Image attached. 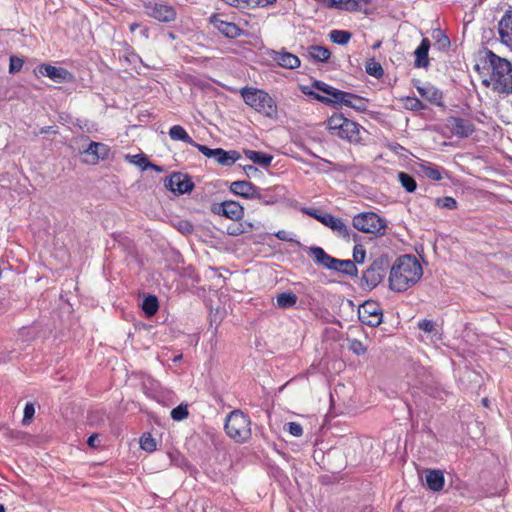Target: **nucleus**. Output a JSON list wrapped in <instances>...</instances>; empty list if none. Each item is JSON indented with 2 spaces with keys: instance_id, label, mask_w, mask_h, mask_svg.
I'll return each mask as SVG.
<instances>
[{
  "instance_id": "obj_1",
  "label": "nucleus",
  "mask_w": 512,
  "mask_h": 512,
  "mask_svg": "<svg viewBox=\"0 0 512 512\" xmlns=\"http://www.w3.org/2000/svg\"><path fill=\"white\" fill-rule=\"evenodd\" d=\"M484 67L489 77L483 80V84L497 93H512V64L505 58L487 50L484 56Z\"/></svg>"
},
{
  "instance_id": "obj_2",
  "label": "nucleus",
  "mask_w": 512,
  "mask_h": 512,
  "mask_svg": "<svg viewBox=\"0 0 512 512\" xmlns=\"http://www.w3.org/2000/svg\"><path fill=\"white\" fill-rule=\"evenodd\" d=\"M422 274V267L415 256H401L390 268L389 286L397 292L406 291L420 280Z\"/></svg>"
},
{
  "instance_id": "obj_3",
  "label": "nucleus",
  "mask_w": 512,
  "mask_h": 512,
  "mask_svg": "<svg viewBox=\"0 0 512 512\" xmlns=\"http://www.w3.org/2000/svg\"><path fill=\"white\" fill-rule=\"evenodd\" d=\"M326 125L332 135L354 144L362 142L361 133L365 130L358 123L345 118L342 114H333L327 120Z\"/></svg>"
},
{
  "instance_id": "obj_4",
  "label": "nucleus",
  "mask_w": 512,
  "mask_h": 512,
  "mask_svg": "<svg viewBox=\"0 0 512 512\" xmlns=\"http://www.w3.org/2000/svg\"><path fill=\"white\" fill-rule=\"evenodd\" d=\"M251 421L247 415L239 410L232 411L225 422L227 435L236 442H245L251 436Z\"/></svg>"
},
{
  "instance_id": "obj_5",
  "label": "nucleus",
  "mask_w": 512,
  "mask_h": 512,
  "mask_svg": "<svg viewBox=\"0 0 512 512\" xmlns=\"http://www.w3.org/2000/svg\"><path fill=\"white\" fill-rule=\"evenodd\" d=\"M241 95L244 102L255 109L257 112L262 113L267 117H273L276 114V105L268 93L263 90L254 88H243Z\"/></svg>"
},
{
  "instance_id": "obj_6",
  "label": "nucleus",
  "mask_w": 512,
  "mask_h": 512,
  "mask_svg": "<svg viewBox=\"0 0 512 512\" xmlns=\"http://www.w3.org/2000/svg\"><path fill=\"white\" fill-rule=\"evenodd\" d=\"M352 225L360 232L383 235L386 229L385 220L374 212H362L353 217Z\"/></svg>"
},
{
  "instance_id": "obj_7",
  "label": "nucleus",
  "mask_w": 512,
  "mask_h": 512,
  "mask_svg": "<svg viewBox=\"0 0 512 512\" xmlns=\"http://www.w3.org/2000/svg\"><path fill=\"white\" fill-rule=\"evenodd\" d=\"M390 267L387 256L376 258L371 265L363 272L362 281L369 289L375 288L386 276Z\"/></svg>"
},
{
  "instance_id": "obj_8",
  "label": "nucleus",
  "mask_w": 512,
  "mask_h": 512,
  "mask_svg": "<svg viewBox=\"0 0 512 512\" xmlns=\"http://www.w3.org/2000/svg\"><path fill=\"white\" fill-rule=\"evenodd\" d=\"M229 189L233 194L237 196L243 197L245 199H258L265 205H272L277 203L276 198L266 199V196L262 194V189L249 181H234L230 184Z\"/></svg>"
},
{
  "instance_id": "obj_9",
  "label": "nucleus",
  "mask_w": 512,
  "mask_h": 512,
  "mask_svg": "<svg viewBox=\"0 0 512 512\" xmlns=\"http://www.w3.org/2000/svg\"><path fill=\"white\" fill-rule=\"evenodd\" d=\"M358 318L365 325L377 327L383 321V310L378 302L367 300L359 307Z\"/></svg>"
},
{
  "instance_id": "obj_10",
  "label": "nucleus",
  "mask_w": 512,
  "mask_h": 512,
  "mask_svg": "<svg viewBox=\"0 0 512 512\" xmlns=\"http://www.w3.org/2000/svg\"><path fill=\"white\" fill-rule=\"evenodd\" d=\"M33 72L36 77L45 76L58 84L71 82L74 79L73 74L67 69L56 67L49 63H42L38 65Z\"/></svg>"
},
{
  "instance_id": "obj_11",
  "label": "nucleus",
  "mask_w": 512,
  "mask_h": 512,
  "mask_svg": "<svg viewBox=\"0 0 512 512\" xmlns=\"http://www.w3.org/2000/svg\"><path fill=\"white\" fill-rule=\"evenodd\" d=\"M145 13L160 22H172L177 13L174 7L162 2H148L144 5Z\"/></svg>"
},
{
  "instance_id": "obj_12",
  "label": "nucleus",
  "mask_w": 512,
  "mask_h": 512,
  "mask_svg": "<svg viewBox=\"0 0 512 512\" xmlns=\"http://www.w3.org/2000/svg\"><path fill=\"white\" fill-rule=\"evenodd\" d=\"M212 212L224 216L233 221H239L244 217V208L240 203L232 200L215 203L211 208Z\"/></svg>"
},
{
  "instance_id": "obj_13",
  "label": "nucleus",
  "mask_w": 512,
  "mask_h": 512,
  "mask_svg": "<svg viewBox=\"0 0 512 512\" xmlns=\"http://www.w3.org/2000/svg\"><path fill=\"white\" fill-rule=\"evenodd\" d=\"M109 154L110 148L108 145L92 141L82 153V162L88 165H96L100 160L107 159Z\"/></svg>"
},
{
  "instance_id": "obj_14",
  "label": "nucleus",
  "mask_w": 512,
  "mask_h": 512,
  "mask_svg": "<svg viewBox=\"0 0 512 512\" xmlns=\"http://www.w3.org/2000/svg\"><path fill=\"white\" fill-rule=\"evenodd\" d=\"M321 223L326 227L330 228L334 233H336L339 237L344 240L356 241L357 234L354 233L344 222L342 219L333 216L330 213H327L326 216L322 219Z\"/></svg>"
},
{
  "instance_id": "obj_15",
  "label": "nucleus",
  "mask_w": 512,
  "mask_h": 512,
  "mask_svg": "<svg viewBox=\"0 0 512 512\" xmlns=\"http://www.w3.org/2000/svg\"><path fill=\"white\" fill-rule=\"evenodd\" d=\"M499 41L512 50V8L507 9L497 25Z\"/></svg>"
},
{
  "instance_id": "obj_16",
  "label": "nucleus",
  "mask_w": 512,
  "mask_h": 512,
  "mask_svg": "<svg viewBox=\"0 0 512 512\" xmlns=\"http://www.w3.org/2000/svg\"><path fill=\"white\" fill-rule=\"evenodd\" d=\"M165 187L173 193L181 195L190 192L193 189L194 184L187 175L173 173L165 180Z\"/></svg>"
},
{
  "instance_id": "obj_17",
  "label": "nucleus",
  "mask_w": 512,
  "mask_h": 512,
  "mask_svg": "<svg viewBox=\"0 0 512 512\" xmlns=\"http://www.w3.org/2000/svg\"><path fill=\"white\" fill-rule=\"evenodd\" d=\"M209 21L222 35L227 38L233 39L239 37L243 32L235 23L224 20L219 14H213Z\"/></svg>"
},
{
  "instance_id": "obj_18",
  "label": "nucleus",
  "mask_w": 512,
  "mask_h": 512,
  "mask_svg": "<svg viewBox=\"0 0 512 512\" xmlns=\"http://www.w3.org/2000/svg\"><path fill=\"white\" fill-rule=\"evenodd\" d=\"M415 87L419 94L423 98H425L429 103L439 107L444 106L443 93L434 85L430 83L421 84L420 81H417Z\"/></svg>"
},
{
  "instance_id": "obj_19",
  "label": "nucleus",
  "mask_w": 512,
  "mask_h": 512,
  "mask_svg": "<svg viewBox=\"0 0 512 512\" xmlns=\"http://www.w3.org/2000/svg\"><path fill=\"white\" fill-rule=\"evenodd\" d=\"M449 123L452 133L460 138L470 136L475 130L472 122L464 118L452 117Z\"/></svg>"
},
{
  "instance_id": "obj_20",
  "label": "nucleus",
  "mask_w": 512,
  "mask_h": 512,
  "mask_svg": "<svg viewBox=\"0 0 512 512\" xmlns=\"http://www.w3.org/2000/svg\"><path fill=\"white\" fill-rule=\"evenodd\" d=\"M271 58L279 66L286 69H295L300 66V59L298 58V56L284 50L273 51L271 54Z\"/></svg>"
},
{
  "instance_id": "obj_21",
  "label": "nucleus",
  "mask_w": 512,
  "mask_h": 512,
  "mask_svg": "<svg viewBox=\"0 0 512 512\" xmlns=\"http://www.w3.org/2000/svg\"><path fill=\"white\" fill-rule=\"evenodd\" d=\"M431 43L428 38H423L419 44V46L414 51L415 61L414 66L416 68H427L429 66V57L428 52L430 49Z\"/></svg>"
},
{
  "instance_id": "obj_22",
  "label": "nucleus",
  "mask_w": 512,
  "mask_h": 512,
  "mask_svg": "<svg viewBox=\"0 0 512 512\" xmlns=\"http://www.w3.org/2000/svg\"><path fill=\"white\" fill-rule=\"evenodd\" d=\"M310 253L314 257V261L322 265L323 267L332 270L335 268L334 265L336 263V258L330 256L325 252V250L321 247H311Z\"/></svg>"
},
{
  "instance_id": "obj_23",
  "label": "nucleus",
  "mask_w": 512,
  "mask_h": 512,
  "mask_svg": "<svg viewBox=\"0 0 512 512\" xmlns=\"http://www.w3.org/2000/svg\"><path fill=\"white\" fill-rule=\"evenodd\" d=\"M425 481L432 491H440L444 486V475L440 470H425Z\"/></svg>"
},
{
  "instance_id": "obj_24",
  "label": "nucleus",
  "mask_w": 512,
  "mask_h": 512,
  "mask_svg": "<svg viewBox=\"0 0 512 512\" xmlns=\"http://www.w3.org/2000/svg\"><path fill=\"white\" fill-rule=\"evenodd\" d=\"M443 171V168L430 162H422L418 165V172L424 177L434 181H440L443 178Z\"/></svg>"
},
{
  "instance_id": "obj_25",
  "label": "nucleus",
  "mask_w": 512,
  "mask_h": 512,
  "mask_svg": "<svg viewBox=\"0 0 512 512\" xmlns=\"http://www.w3.org/2000/svg\"><path fill=\"white\" fill-rule=\"evenodd\" d=\"M240 158V154L235 151H226L222 148H218V151L213 159L220 165L231 166Z\"/></svg>"
},
{
  "instance_id": "obj_26",
  "label": "nucleus",
  "mask_w": 512,
  "mask_h": 512,
  "mask_svg": "<svg viewBox=\"0 0 512 512\" xmlns=\"http://www.w3.org/2000/svg\"><path fill=\"white\" fill-rule=\"evenodd\" d=\"M342 96H345L344 91L333 87L331 91L327 94V96L315 95V99L326 105L336 107L337 105H340Z\"/></svg>"
},
{
  "instance_id": "obj_27",
  "label": "nucleus",
  "mask_w": 512,
  "mask_h": 512,
  "mask_svg": "<svg viewBox=\"0 0 512 512\" xmlns=\"http://www.w3.org/2000/svg\"><path fill=\"white\" fill-rule=\"evenodd\" d=\"M169 136L174 141H182L191 146L194 145V140L181 125L172 126L169 130Z\"/></svg>"
},
{
  "instance_id": "obj_28",
  "label": "nucleus",
  "mask_w": 512,
  "mask_h": 512,
  "mask_svg": "<svg viewBox=\"0 0 512 512\" xmlns=\"http://www.w3.org/2000/svg\"><path fill=\"white\" fill-rule=\"evenodd\" d=\"M334 267L335 268H332V270L341 272L348 276H357L358 273L357 267L352 260L336 259Z\"/></svg>"
},
{
  "instance_id": "obj_29",
  "label": "nucleus",
  "mask_w": 512,
  "mask_h": 512,
  "mask_svg": "<svg viewBox=\"0 0 512 512\" xmlns=\"http://www.w3.org/2000/svg\"><path fill=\"white\" fill-rule=\"evenodd\" d=\"M307 52L308 55L317 62H326L331 56L327 48L318 45L308 47Z\"/></svg>"
},
{
  "instance_id": "obj_30",
  "label": "nucleus",
  "mask_w": 512,
  "mask_h": 512,
  "mask_svg": "<svg viewBox=\"0 0 512 512\" xmlns=\"http://www.w3.org/2000/svg\"><path fill=\"white\" fill-rule=\"evenodd\" d=\"M247 157L256 164L267 167L271 164L273 157L269 154L249 150L246 152Z\"/></svg>"
},
{
  "instance_id": "obj_31",
  "label": "nucleus",
  "mask_w": 512,
  "mask_h": 512,
  "mask_svg": "<svg viewBox=\"0 0 512 512\" xmlns=\"http://www.w3.org/2000/svg\"><path fill=\"white\" fill-rule=\"evenodd\" d=\"M159 308V302L156 296L148 295L142 303V310L147 317H151L156 314Z\"/></svg>"
},
{
  "instance_id": "obj_32",
  "label": "nucleus",
  "mask_w": 512,
  "mask_h": 512,
  "mask_svg": "<svg viewBox=\"0 0 512 512\" xmlns=\"http://www.w3.org/2000/svg\"><path fill=\"white\" fill-rule=\"evenodd\" d=\"M298 297L292 292H283L277 296V306L287 309L293 307L297 303Z\"/></svg>"
},
{
  "instance_id": "obj_33",
  "label": "nucleus",
  "mask_w": 512,
  "mask_h": 512,
  "mask_svg": "<svg viewBox=\"0 0 512 512\" xmlns=\"http://www.w3.org/2000/svg\"><path fill=\"white\" fill-rule=\"evenodd\" d=\"M329 37L333 43L345 45L351 39V33L345 30H332Z\"/></svg>"
},
{
  "instance_id": "obj_34",
  "label": "nucleus",
  "mask_w": 512,
  "mask_h": 512,
  "mask_svg": "<svg viewBox=\"0 0 512 512\" xmlns=\"http://www.w3.org/2000/svg\"><path fill=\"white\" fill-rule=\"evenodd\" d=\"M398 180L401 183L402 187L409 193L414 192L417 188L415 179L405 172H400L398 174Z\"/></svg>"
},
{
  "instance_id": "obj_35",
  "label": "nucleus",
  "mask_w": 512,
  "mask_h": 512,
  "mask_svg": "<svg viewBox=\"0 0 512 512\" xmlns=\"http://www.w3.org/2000/svg\"><path fill=\"white\" fill-rule=\"evenodd\" d=\"M366 72L375 77V78H381L384 74V70L379 62H376L375 60L371 59L369 60L365 65Z\"/></svg>"
},
{
  "instance_id": "obj_36",
  "label": "nucleus",
  "mask_w": 512,
  "mask_h": 512,
  "mask_svg": "<svg viewBox=\"0 0 512 512\" xmlns=\"http://www.w3.org/2000/svg\"><path fill=\"white\" fill-rule=\"evenodd\" d=\"M403 103L406 109L412 111H419L427 108V106L416 97H405L403 99Z\"/></svg>"
},
{
  "instance_id": "obj_37",
  "label": "nucleus",
  "mask_w": 512,
  "mask_h": 512,
  "mask_svg": "<svg viewBox=\"0 0 512 512\" xmlns=\"http://www.w3.org/2000/svg\"><path fill=\"white\" fill-rule=\"evenodd\" d=\"M140 447L147 452H153L157 448V443L151 434L144 433L140 438Z\"/></svg>"
},
{
  "instance_id": "obj_38",
  "label": "nucleus",
  "mask_w": 512,
  "mask_h": 512,
  "mask_svg": "<svg viewBox=\"0 0 512 512\" xmlns=\"http://www.w3.org/2000/svg\"><path fill=\"white\" fill-rule=\"evenodd\" d=\"M170 415L171 418L175 421L184 420L188 416V406L180 404L179 406L172 409Z\"/></svg>"
},
{
  "instance_id": "obj_39",
  "label": "nucleus",
  "mask_w": 512,
  "mask_h": 512,
  "mask_svg": "<svg viewBox=\"0 0 512 512\" xmlns=\"http://www.w3.org/2000/svg\"><path fill=\"white\" fill-rule=\"evenodd\" d=\"M433 37L436 39V45L439 49H447L450 46V40L449 38L441 31L436 30L434 31Z\"/></svg>"
},
{
  "instance_id": "obj_40",
  "label": "nucleus",
  "mask_w": 512,
  "mask_h": 512,
  "mask_svg": "<svg viewBox=\"0 0 512 512\" xmlns=\"http://www.w3.org/2000/svg\"><path fill=\"white\" fill-rule=\"evenodd\" d=\"M436 205L441 208L453 210L457 208V201L453 197L446 196L442 198H437Z\"/></svg>"
},
{
  "instance_id": "obj_41",
  "label": "nucleus",
  "mask_w": 512,
  "mask_h": 512,
  "mask_svg": "<svg viewBox=\"0 0 512 512\" xmlns=\"http://www.w3.org/2000/svg\"><path fill=\"white\" fill-rule=\"evenodd\" d=\"M349 349L356 355H363L367 350L364 344L358 339H353L350 341Z\"/></svg>"
},
{
  "instance_id": "obj_42",
  "label": "nucleus",
  "mask_w": 512,
  "mask_h": 512,
  "mask_svg": "<svg viewBox=\"0 0 512 512\" xmlns=\"http://www.w3.org/2000/svg\"><path fill=\"white\" fill-rule=\"evenodd\" d=\"M366 256V252L362 245H355L353 249V262L354 264L358 263L361 264L364 262Z\"/></svg>"
},
{
  "instance_id": "obj_43",
  "label": "nucleus",
  "mask_w": 512,
  "mask_h": 512,
  "mask_svg": "<svg viewBox=\"0 0 512 512\" xmlns=\"http://www.w3.org/2000/svg\"><path fill=\"white\" fill-rule=\"evenodd\" d=\"M24 61L16 56L10 57V64H9V72L10 73H17L19 72L23 67Z\"/></svg>"
},
{
  "instance_id": "obj_44",
  "label": "nucleus",
  "mask_w": 512,
  "mask_h": 512,
  "mask_svg": "<svg viewBox=\"0 0 512 512\" xmlns=\"http://www.w3.org/2000/svg\"><path fill=\"white\" fill-rule=\"evenodd\" d=\"M130 162L138 166L141 170H146V164L148 162V159L143 154H136L133 156H130Z\"/></svg>"
},
{
  "instance_id": "obj_45",
  "label": "nucleus",
  "mask_w": 512,
  "mask_h": 512,
  "mask_svg": "<svg viewBox=\"0 0 512 512\" xmlns=\"http://www.w3.org/2000/svg\"><path fill=\"white\" fill-rule=\"evenodd\" d=\"M287 427V431L295 437H300L303 434L302 426L297 422H289L285 425Z\"/></svg>"
},
{
  "instance_id": "obj_46",
  "label": "nucleus",
  "mask_w": 512,
  "mask_h": 512,
  "mask_svg": "<svg viewBox=\"0 0 512 512\" xmlns=\"http://www.w3.org/2000/svg\"><path fill=\"white\" fill-rule=\"evenodd\" d=\"M35 414V407L32 403L28 402L26 403L24 407V416H23V424L27 425L30 423L31 419L33 418Z\"/></svg>"
},
{
  "instance_id": "obj_47",
  "label": "nucleus",
  "mask_w": 512,
  "mask_h": 512,
  "mask_svg": "<svg viewBox=\"0 0 512 512\" xmlns=\"http://www.w3.org/2000/svg\"><path fill=\"white\" fill-rule=\"evenodd\" d=\"M193 147L197 148L204 156L207 158H213V156L216 155L218 148L211 149L207 147L206 145L198 144L194 141Z\"/></svg>"
},
{
  "instance_id": "obj_48",
  "label": "nucleus",
  "mask_w": 512,
  "mask_h": 512,
  "mask_svg": "<svg viewBox=\"0 0 512 512\" xmlns=\"http://www.w3.org/2000/svg\"><path fill=\"white\" fill-rule=\"evenodd\" d=\"M366 101L364 98L355 95V99L351 102L350 108H353L357 111H365L366 110Z\"/></svg>"
},
{
  "instance_id": "obj_49",
  "label": "nucleus",
  "mask_w": 512,
  "mask_h": 512,
  "mask_svg": "<svg viewBox=\"0 0 512 512\" xmlns=\"http://www.w3.org/2000/svg\"><path fill=\"white\" fill-rule=\"evenodd\" d=\"M312 88H315L323 93H325L326 95L331 91V89L333 88L332 86L326 84L325 82H322V81H319V80H315L313 81L312 83Z\"/></svg>"
},
{
  "instance_id": "obj_50",
  "label": "nucleus",
  "mask_w": 512,
  "mask_h": 512,
  "mask_svg": "<svg viewBox=\"0 0 512 512\" xmlns=\"http://www.w3.org/2000/svg\"><path fill=\"white\" fill-rule=\"evenodd\" d=\"M275 1L276 0H250V2H248V8L265 7L273 4Z\"/></svg>"
},
{
  "instance_id": "obj_51",
  "label": "nucleus",
  "mask_w": 512,
  "mask_h": 512,
  "mask_svg": "<svg viewBox=\"0 0 512 512\" xmlns=\"http://www.w3.org/2000/svg\"><path fill=\"white\" fill-rule=\"evenodd\" d=\"M418 326H419V328H420L422 331H424V332H426V333H431V332L434 330V327H435V325H434V322H433V321H431V320H426V319H424V320L420 321V322H419V324H418Z\"/></svg>"
},
{
  "instance_id": "obj_52",
  "label": "nucleus",
  "mask_w": 512,
  "mask_h": 512,
  "mask_svg": "<svg viewBox=\"0 0 512 512\" xmlns=\"http://www.w3.org/2000/svg\"><path fill=\"white\" fill-rule=\"evenodd\" d=\"M223 1L230 6H234L237 8H248V2H250V0H223Z\"/></svg>"
},
{
  "instance_id": "obj_53",
  "label": "nucleus",
  "mask_w": 512,
  "mask_h": 512,
  "mask_svg": "<svg viewBox=\"0 0 512 512\" xmlns=\"http://www.w3.org/2000/svg\"><path fill=\"white\" fill-rule=\"evenodd\" d=\"M305 212L310 215L311 217L315 218L321 223V218L323 219L327 213L322 212L318 209H307Z\"/></svg>"
},
{
  "instance_id": "obj_54",
  "label": "nucleus",
  "mask_w": 512,
  "mask_h": 512,
  "mask_svg": "<svg viewBox=\"0 0 512 512\" xmlns=\"http://www.w3.org/2000/svg\"><path fill=\"white\" fill-rule=\"evenodd\" d=\"M344 95L345 96L341 97L340 105H345L347 107H350L351 102L353 101V99H355V94L344 91Z\"/></svg>"
},
{
  "instance_id": "obj_55",
  "label": "nucleus",
  "mask_w": 512,
  "mask_h": 512,
  "mask_svg": "<svg viewBox=\"0 0 512 512\" xmlns=\"http://www.w3.org/2000/svg\"><path fill=\"white\" fill-rule=\"evenodd\" d=\"M275 236L279 239V240H282V241H291L292 239L290 238V233L285 231V230H280L278 231Z\"/></svg>"
},
{
  "instance_id": "obj_56",
  "label": "nucleus",
  "mask_w": 512,
  "mask_h": 512,
  "mask_svg": "<svg viewBox=\"0 0 512 512\" xmlns=\"http://www.w3.org/2000/svg\"><path fill=\"white\" fill-rule=\"evenodd\" d=\"M180 230L184 233H191L193 231V226L189 222H182L180 224Z\"/></svg>"
},
{
  "instance_id": "obj_57",
  "label": "nucleus",
  "mask_w": 512,
  "mask_h": 512,
  "mask_svg": "<svg viewBox=\"0 0 512 512\" xmlns=\"http://www.w3.org/2000/svg\"><path fill=\"white\" fill-rule=\"evenodd\" d=\"M97 440H98V435L97 434H92L88 440H87V444L88 446L92 447V448H95L97 447Z\"/></svg>"
},
{
  "instance_id": "obj_58",
  "label": "nucleus",
  "mask_w": 512,
  "mask_h": 512,
  "mask_svg": "<svg viewBox=\"0 0 512 512\" xmlns=\"http://www.w3.org/2000/svg\"><path fill=\"white\" fill-rule=\"evenodd\" d=\"M244 171L248 177H251V175L258 172V169L253 165H247L244 167Z\"/></svg>"
},
{
  "instance_id": "obj_59",
  "label": "nucleus",
  "mask_w": 512,
  "mask_h": 512,
  "mask_svg": "<svg viewBox=\"0 0 512 512\" xmlns=\"http://www.w3.org/2000/svg\"><path fill=\"white\" fill-rule=\"evenodd\" d=\"M301 91L305 95L312 96L314 99H315V95H320L319 93H316V92L312 91L311 87H308V86H302L301 87Z\"/></svg>"
},
{
  "instance_id": "obj_60",
  "label": "nucleus",
  "mask_w": 512,
  "mask_h": 512,
  "mask_svg": "<svg viewBox=\"0 0 512 512\" xmlns=\"http://www.w3.org/2000/svg\"><path fill=\"white\" fill-rule=\"evenodd\" d=\"M149 168H150V169H152V170H154V171H157V172H161V171H162V168H161L160 166H158V165H156V164H153V163H151V162L148 160V162H147V164H146V170H147V169H149Z\"/></svg>"
},
{
  "instance_id": "obj_61",
  "label": "nucleus",
  "mask_w": 512,
  "mask_h": 512,
  "mask_svg": "<svg viewBox=\"0 0 512 512\" xmlns=\"http://www.w3.org/2000/svg\"><path fill=\"white\" fill-rule=\"evenodd\" d=\"M56 133L52 126H45L40 129V134Z\"/></svg>"
},
{
  "instance_id": "obj_62",
  "label": "nucleus",
  "mask_w": 512,
  "mask_h": 512,
  "mask_svg": "<svg viewBox=\"0 0 512 512\" xmlns=\"http://www.w3.org/2000/svg\"><path fill=\"white\" fill-rule=\"evenodd\" d=\"M359 1V10L370 3V0H358Z\"/></svg>"
},
{
  "instance_id": "obj_63",
  "label": "nucleus",
  "mask_w": 512,
  "mask_h": 512,
  "mask_svg": "<svg viewBox=\"0 0 512 512\" xmlns=\"http://www.w3.org/2000/svg\"><path fill=\"white\" fill-rule=\"evenodd\" d=\"M262 194H263L264 196H266V199L276 198V199H277V201L279 200V196L271 195V194H269V193H263V192H262Z\"/></svg>"
},
{
  "instance_id": "obj_64",
  "label": "nucleus",
  "mask_w": 512,
  "mask_h": 512,
  "mask_svg": "<svg viewBox=\"0 0 512 512\" xmlns=\"http://www.w3.org/2000/svg\"><path fill=\"white\" fill-rule=\"evenodd\" d=\"M241 231L239 229L235 230V229H232V231H228V233L230 235H238Z\"/></svg>"
}]
</instances>
